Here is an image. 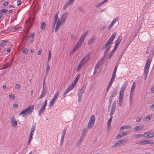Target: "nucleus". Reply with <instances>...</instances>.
<instances>
[{
    "label": "nucleus",
    "mask_w": 154,
    "mask_h": 154,
    "mask_svg": "<svg viewBox=\"0 0 154 154\" xmlns=\"http://www.w3.org/2000/svg\"><path fill=\"white\" fill-rule=\"evenodd\" d=\"M116 33L114 32L112 35V36L108 39L107 42L103 46L102 48V50H105L104 54L108 51L111 46V44L113 40L114 39L116 35Z\"/></svg>",
    "instance_id": "nucleus-1"
},
{
    "label": "nucleus",
    "mask_w": 154,
    "mask_h": 154,
    "mask_svg": "<svg viewBox=\"0 0 154 154\" xmlns=\"http://www.w3.org/2000/svg\"><path fill=\"white\" fill-rule=\"evenodd\" d=\"M67 15L68 13H65L62 15L60 19H58L55 29V32H56L57 31L61 25L63 24L64 23L67 17Z\"/></svg>",
    "instance_id": "nucleus-2"
},
{
    "label": "nucleus",
    "mask_w": 154,
    "mask_h": 154,
    "mask_svg": "<svg viewBox=\"0 0 154 154\" xmlns=\"http://www.w3.org/2000/svg\"><path fill=\"white\" fill-rule=\"evenodd\" d=\"M34 107V105H31L29 106L28 107L27 109L23 110L20 114V115L25 113H26V114H31L33 112Z\"/></svg>",
    "instance_id": "nucleus-3"
},
{
    "label": "nucleus",
    "mask_w": 154,
    "mask_h": 154,
    "mask_svg": "<svg viewBox=\"0 0 154 154\" xmlns=\"http://www.w3.org/2000/svg\"><path fill=\"white\" fill-rule=\"evenodd\" d=\"M47 100H45L43 103V105L38 110V114L41 116L42 113L45 110L47 105Z\"/></svg>",
    "instance_id": "nucleus-4"
},
{
    "label": "nucleus",
    "mask_w": 154,
    "mask_h": 154,
    "mask_svg": "<svg viewBox=\"0 0 154 154\" xmlns=\"http://www.w3.org/2000/svg\"><path fill=\"white\" fill-rule=\"evenodd\" d=\"M154 136L153 133L150 131L146 132L143 134V136L145 138L148 139Z\"/></svg>",
    "instance_id": "nucleus-5"
},
{
    "label": "nucleus",
    "mask_w": 154,
    "mask_h": 154,
    "mask_svg": "<svg viewBox=\"0 0 154 154\" xmlns=\"http://www.w3.org/2000/svg\"><path fill=\"white\" fill-rule=\"evenodd\" d=\"M91 54V53L90 52L88 54L83 57L80 62L84 64H85L89 59Z\"/></svg>",
    "instance_id": "nucleus-6"
},
{
    "label": "nucleus",
    "mask_w": 154,
    "mask_h": 154,
    "mask_svg": "<svg viewBox=\"0 0 154 154\" xmlns=\"http://www.w3.org/2000/svg\"><path fill=\"white\" fill-rule=\"evenodd\" d=\"M116 104L115 102H113L112 105L110 113V116H112L114 114L116 109Z\"/></svg>",
    "instance_id": "nucleus-7"
},
{
    "label": "nucleus",
    "mask_w": 154,
    "mask_h": 154,
    "mask_svg": "<svg viewBox=\"0 0 154 154\" xmlns=\"http://www.w3.org/2000/svg\"><path fill=\"white\" fill-rule=\"evenodd\" d=\"M12 123V126L14 127H16L17 125V122L14 117L12 116L10 119Z\"/></svg>",
    "instance_id": "nucleus-8"
},
{
    "label": "nucleus",
    "mask_w": 154,
    "mask_h": 154,
    "mask_svg": "<svg viewBox=\"0 0 154 154\" xmlns=\"http://www.w3.org/2000/svg\"><path fill=\"white\" fill-rule=\"evenodd\" d=\"M127 133L125 132H121L116 137L115 139L117 140L120 139L122 137H123L124 136L127 135Z\"/></svg>",
    "instance_id": "nucleus-9"
},
{
    "label": "nucleus",
    "mask_w": 154,
    "mask_h": 154,
    "mask_svg": "<svg viewBox=\"0 0 154 154\" xmlns=\"http://www.w3.org/2000/svg\"><path fill=\"white\" fill-rule=\"evenodd\" d=\"M66 129H64L63 131V133L62 134L61 136V137L60 139V145L62 146L63 145V142L64 140V138L65 135L66 133Z\"/></svg>",
    "instance_id": "nucleus-10"
},
{
    "label": "nucleus",
    "mask_w": 154,
    "mask_h": 154,
    "mask_svg": "<svg viewBox=\"0 0 154 154\" xmlns=\"http://www.w3.org/2000/svg\"><path fill=\"white\" fill-rule=\"evenodd\" d=\"M131 125H127L122 126L120 128V131H122L123 129H129L131 128Z\"/></svg>",
    "instance_id": "nucleus-11"
},
{
    "label": "nucleus",
    "mask_w": 154,
    "mask_h": 154,
    "mask_svg": "<svg viewBox=\"0 0 154 154\" xmlns=\"http://www.w3.org/2000/svg\"><path fill=\"white\" fill-rule=\"evenodd\" d=\"M117 92L116 90L114 89L113 91L112 92L111 96L110 97V99L111 101H111L112 100L113 98L115 97L117 94Z\"/></svg>",
    "instance_id": "nucleus-12"
},
{
    "label": "nucleus",
    "mask_w": 154,
    "mask_h": 154,
    "mask_svg": "<svg viewBox=\"0 0 154 154\" xmlns=\"http://www.w3.org/2000/svg\"><path fill=\"white\" fill-rule=\"evenodd\" d=\"M102 64L101 61H98V63L96 64L95 66L94 70V73L96 72L98 70L99 66L101 65Z\"/></svg>",
    "instance_id": "nucleus-13"
},
{
    "label": "nucleus",
    "mask_w": 154,
    "mask_h": 154,
    "mask_svg": "<svg viewBox=\"0 0 154 154\" xmlns=\"http://www.w3.org/2000/svg\"><path fill=\"white\" fill-rule=\"evenodd\" d=\"M152 60V59L151 58H148L147 59V61L145 66V68H149Z\"/></svg>",
    "instance_id": "nucleus-14"
},
{
    "label": "nucleus",
    "mask_w": 154,
    "mask_h": 154,
    "mask_svg": "<svg viewBox=\"0 0 154 154\" xmlns=\"http://www.w3.org/2000/svg\"><path fill=\"white\" fill-rule=\"evenodd\" d=\"M84 138V137L81 136L77 142V144L76 145L77 147H78L81 144Z\"/></svg>",
    "instance_id": "nucleus-15"
},
{
    "label": "nucleus",
    "mask_w": 154,
    "mask_h": 154,
    "mask_svg": "<svg viewBox=\"0 0 154 154\" xmlns=\"http://www.w3.org/2000/svg\"><path fill=\"white\" fill-rule=\"evenodd\" d=\"M95 38L94 37H91L88 41V45H90L94 43L95 41Z\"/></svg>",
    "instance_id": "nucleus-16"
},
{
    "label": "nucleus",
    "mask_w": 154,
    "mask_h": 154,
    "mask_svg": "<svg viewBox=\"0 0 154 154\" xmlns=\"http://www.w3.org/2000/svg\"><path fill=\"white\" fill-rule=\"evenodd\" d=\"M124 91H120L119 92V100H123L124 94Z\"/></svg>",
    "instance_id": "nucleus-17"
},
{
    "label": "nucleus",
    "mask_w": 154,
    "mask_h": 154,
    "mask_svg": "<svg viewBox=\"0 0 154 154\" xmlns=\"http://www.w3.org/2000/svg\"><path fill=\"white\" fill-rule=\"evenodd\" d=\"M59 13V11H58L57 13L54 16L55 22L53 23V26L54 27L55 25V23H56L57 20H58V14Z\"/></svg>",
    "instance_id": "nucleus-18"
},
{
    "label": "nucleus",
    "mask_w": 154,
    "mask_h": 154,
    "mask_svg": "<svg viewBox=\"0 0 154 154\" xmlns=\"http://www.w3.org/2000/svg\"><path fill=\"white\" fill-rule=\"evenodd\" d=\"M8 41V40H6L2 41L1 43H0V47L5 46L7 44Z\"/></svg>",
    "instance_id": "nucleus-19"
},
{
    "label": "nucleus",
    "mask_w": 154,
    "mask_h": 154,
    "mask_svg": "<svg viewBox=\"0 0 154 154\" xmlns=\"http://www.w3.org/2000/svg\"><path fill=\"white\" fill-rule=\"evenodd\" d=\"M87 131H88V129L86 128L83 129L82 130V133L81 135V136L85 137V134H86V133Z\"/></svg>",
    "instance_id": "nucleus-20"
},
{
    "label": "nucleus",
    "mask_w": 154,
    "mask_h": 154,
    "mask_svg": "<svg viewBox=\"0 0 154 154\" xmlns=\"http://www.w3.org/2000/svg\"><path fill=\"white\" fill-rule=\"evenodd\" d=\"M47 93V91H42V94L39 96V97L38 98V99H40L41 98L44 97L45 96V95Z\"/></svg>",
    "instance_id": "nucleus-21"
},
{
    "label": "nucleus",
    "mask_w": 154,
    "mask_h": 154,
    "mask_svg": "<svg viewBox=\"0 0 154 154\" xmlns=\"http://www.w3.org/2000/svg\"><path fill=\"white\" fill-rule=\"evenodd\" d=\"M112 116H110V118L108 120L107 124V128H109L111 126V123L112 119Z\"/></svg>",
    "instance_id": "nucleus-22"
},
{
    "label": "nucleus",
    "mask_w": 154,
    "mask_h": 154,
    "mask_svg": "<svg viewBox=\"0 0 154 154\" xmlns=\"http://www.w3.org/2000/svg\"><path fill=\"white\" fill-rule=\"evenodd\" d=\"M81 43H80L79 42H78L76 45L75 46V47L73 49V51H76L81 46Z\"/></svg>",
    "instance_id": "nucleus-23"
},
{
    "label": "nucleus",
    "mask_w": 154,
    "mask_h": 154,
    "mask_svg": "<svg viewBox=\"0 0 154 154\" xmlns=\"http://www.w3.org/2000/svg\"><path fill=\"white\" fill-rule=\"evenodd\" d=\"M82 93L79 92L78 93V101L79 102H80L81 101L82 97L83 95Z\"/></svg>",
    "instance_id": "nucleus-24"
},
{
    "label": "nucleus",
    "mask_w": 154,
    "mask_h": 154,
    "mask_svg": "<svg viewBox=\"0 0 154 154\" xmlns=\"http://www.w3.org/2000/svg\"><path fill=\"white\" fill-rule=\"evenodd\" d=\"M95 116L92 115L91 117L89 122L94 123L95 122Z\"/></svg>",
    "instance_id": "nucleus-25"
},
{
    "label": "nucleus",
    "mask_w": 154,
    "mask_h": 154,
    "mask_svg": "<svg viewBox=\"0 0 154 154\" xmlns=\"http://www.w3.org/2000/svg\"><path fill=\"white\" fill-rule=\"evenodd\" d=\"M84 65V64L80 62L79 63V64L77 68L76 69V71H79L82 67V66Z\"/></svg>",
    "instance_id": "nucleus-26"
},
{
    "label": "nucleus",
    "mask_w": 154,
    "mask_h": 154,
    "mask_svg": "<svg viewBox=\"0 0 154 154\" xmlns=\"http://www.w3.org/2000/svg\"><path fill=\"white\" fill-rule=\"evenodd\" d=\"M86 88V85H84L82 88L80 89L79 92L83 94L85 90V89Z\"/></svg>",
    "instance_id": "nucleus-27"
},
{
    "label": "nucleus",
    "mask_w": 154,
    "mask_h": 154,
    "mask_svg": "<svg viewBox=\"0 0 154 154\" xmlns=\"http://www.w3.org/2000/svg\"><path fill=\"white\" fill-rule=\"evenodd\" d=\"M94 124V123L89 122L87 126L88 128L89 129L91 128Z\"/></svg>",
    "instance_id": "nucleus-28"
},
{
    "label": "nucleus",
    "mask_w": 154,
    "mask_h": 154,
    "mask_svg": "<svg viewBox=\"0 0 154 154\" xmlns=\"http://www.w3.org/2000/svg\"><path fill=\"white\" fill-rule=\"evenodd\" d=\"M11 63H7L1 68V69H3L7 68L11 66Z\"/></svg>",
    "instance_id": "nucleus-29"
},
{
    "label": "nucleus",
    "mask_w": 154,
    "mask_h": 154,
    "mask_svg": "<svg viewBox=\"0 0 154 154\" xmlns=\"http://www.w3.org/2000/svg\"><path fill=\"white\" fill-rule=\"evenodd\" d=\"M148 140H145L143 141H142L140 142L139 143L140 144H143V145H145L148 144Z\"/></svg>",
    "instance_id": "nucleus-30"
},
{
    "label": "nucleus",
    "mask_w": 154,
    "mask_h": 154,
    "mask_svg": "<svg viewBox=\"0 0 154 154\" xmlns=\"http://www.w3.org/2000/svg\"><path fill=\"white\" fill-rule=\"evenodd\" d=\"M46 23L45 22H43L42 23L41 25V28L42 30H44L45 27L46 26Z\"/></svg>",
    "instance_id": "nucleus-31"
},
{
    "label": "nucleus",
    "mask_w": 154,
    "mask_h": 154,
    "mask_svg": "<svg viewBox=\"0 0 154 154\" xmlns=\"http://www.w3.org/2000/svg\"><path fill=\"white\" fill-rule=\"evenodd\" d=\"M85 38V37L82 36L79 39V41L78 42H79L80 43H81V45L82 44V43L84 42Z\"/></svg>",
    "instance_id": "nucleus-32"
},
{
    "label": "nucleus",
    "mask_w": 154,
    "mask_h": 154,
    "mask_svg": "<svg viewBox=\"0 0 154 154\" xmlns=\"http://www.w3.org/2000/svg\"><path fill=\"white\" fill-rule=\"evenodd\" d=\"M121 144H122L121 143V142L119 140L115 144L112 146V147H115L118 146L120 145Z\"/></svg>",
    "instance_id": "nucleus-33"
},
{
    "label": "nucleus",
    "mask_w": 154,
    "mask_h": 154,
    "mask_svg": "<svg viewBox=\"0 0 154 154\" xmlns=\"http://www.w3.org/2000/svg\"><path fill=\"white\" fill-rule=\"evenodd\" d=\"M121 38H122V36H120L119 37V38H118L116 41V44L118 45H119V44L121 40Z\"/></svg>",
    "instance_id": "nucleus-34"
},
{
    "label": "nucleus",
    "mask_w": 154,
    "mask_h": 154,
    "mask_svg": "<svg viewBox=\"0 0 154 154\" xmlns=\"http://www.w3.org/2000/svg\"><path fill=\"white\" fill-rule=\"evenodd\" d=\"M119 19V18L118 17L115 18L113 20L112 22L111 23H112L113 25L114 24L118 21Z\"/></svg>",
    "instance_id": "nucleus-35"
},
{
    "label": "nucleus",
    "mask_w": 154,
    "mask_h": 154,
    "mask_svg": "<svg viewBox=\"0 0 154 154\" xmlns=\"http://www.w3.org/2000/svg\"><path fill=\"white\" fill-rule=\"evenodd\" d=\"M143 128V127H142L139 125V126L135 127L134 128V129L135 131H138V130H140L141 128Z\"/></svg>",
    "instance_id": "nucleus-36"
},
{
    "label": "nucleus",
    "mask_w": 154,
    "mask_h": 154,
    "mask_svg": "<svg viewBox=\"0 0 154 154\" xmlns=\"http://www.w3.org/2000/svg\"><path fill=\"white\" fill-rule=\"evenodd\" d=\"M55 101V100H54V99H51V100L50 101L49 104V106L50 107H51L53 106Z\"/></svg>",
    "instance_id": "nucleus-37"
},
{
    "label": "nucleus",
    "mask_w": 154,
    "mask_h": 154,
    "mask_svg": "<svg viewBox=\"0 0 154 154\" xmlns=\"http://www.w3.org/2000/svg\"><path fill=\"white\" fill-rule=\"evenodd\" d=\"M152 118V116H147L145 118V121L146 122H148Z\"/></svg>",
    "instance_id": "nucleus-38"
},
{
    "label": "nucleus",
    "mask_w": 154,
    "mask_h": 154,
    "mask_svg": "<svg viewBox=\"0 0 154 154\" xmlns=\"http://www.w3.org/2000/svg\"><path fill=\"white\" fill-rule=\"evenodd\" d=\"M127 85V83H125L122 86V88L121 89V91H124V90L126 88Z\"/></svg>",
    "instance_id": "nucleus-39"
},
{
    "label": "nucleus",
    "mask_w": 154,
    "mask_h": 154,
    "mask_svg": "<svg viewBox=\"0 0 154 154\" xmlns=\"http://www.w3.org/2000/svg\"><path fill=\"white\" fill-rule=\"evenodd\" d=\"M145 70H144V73H145V77L147 76V74L148 73V71H149V68H145Z\"/></svg>",
    "instance_id": "nucleus-40"
},
{
    "label": "nucleus",
    "mask_w": 154,
    "mask_h": 154,
    "mask_svg": "<svg viewBox=\"0 0 154 154\" xmlns=\"http://www.w3.org/2000/svg\"><path fill=\"white\" fill-rule=\"evenodd\" d=\"M119 140L120 141L121 143L122 144L127 142L128 141V140H124L123 139Z\"/></svg>",
    "instance_id": "nucleus-41"
},
{
    "label": "nucleus",
    "mask_w": 154,
    "mask_h": 154,
    "mask_svg": "<svg viewBox=\"0 0 154 154\" xmlns=\"http://www.w3.org/2000/svg\"><path fill=\"white\" fill-rule=\"evenodd\" d=\"M35 125H32V128L31 130V132L30 133H33L34 132V131L35 130Z\"/></svg>",
    "instance_id": "nucleus-42"
},
{
    "label": "nucleus",
    "mask_w": 154,
    "mask_h": 154,
    "mask_svg": "<svg viewBox=\"0 0 154 154\" xmlns=\"http://www.w3.org/2000/svg\"><path fill=\"white\" fill-rule=\"evenodd\" d=\"M50 70V67L48 64V63L47 64V69H46V75H47L48 74Z\"/></svg>",
    "instance_id": "nucleus-43"
},
{
    "label": "nucleus",
    "mask_w": 154,
    "mask_h": 154,
    "mask_svg": "<svg viewBox=\"0 0 154 154\" xmlns=\"http://www.w3.org/2000/svg\"><path fill=\"white\" fill-rule=\"evenodd\" d=\"M59 94V93L58 92H56L55 94H54V97H53V98H52V99H54V100H56V98H57L58 96V95Z\"/></svg>",
    "instance_id": "nucleus-44"
},
{
    "label": "nucleus",
    "mask_w": 154,
    "mask_h": 154,
    "mask_svg": "<svg viewBox=\"0 0 154 154\" xmlns=\"http://www.w3.org/2000/svg\"><path fill=\"white\" fill-rule=\"evenodd\" d=\"M133 97L130 96L129 97V102H130V105L131 106L132 103L133 102Z\"/></svg>",
    "instance_id": "nucleus-45"
},
{
    "label": "nucleus",
    "mask_w": 154,
    "mask_h": 154,
    "mask_svg": "<svg viewBox=\"0 0 154 154\" xmlns=\"http://www.w3.org/2000/svg\"><path fill=\"white\" fill-rule=\"evenodd\" d=\"M70 5L68 2H67L63 7V9H65L69 5Z\"/></svg>",
    "instance_id": "nucleus-46"
},
{
    "label": "nucleus",
    "mask_w": 154,
    "mask_h": 154,
    "mask_svg": "<svg viewBox=\"0 0 154 154\" xmlns=\"http://www.w3.org/2000/svg\"><path fill=\"white\" fill-rule=\"evenodd\" d=\"M9 97L11 99H14L15 96L14 94H9Z\"/></svg>",
    "instance_id": "nucleus-47"
},
{
    "label": "nucleus",
    "mask_w": 154,
    "mask_h": 154,
    "mask_svg": "<svg viewBox=\"0 0 154 154\" xmlns=\"http://www.w3.org/2000/svg\"><path fill=\"white\" fill-rule=\"evenodd\" d=\"M51 58V54L50 51H48V61H49Z\"/></svg>",
    "instance_id": "nucleus-48"
},
{
    "label": "nucleus",
    "mask_w": 154,
    "mask_h": 154,
    "mask_svg": "<svg viewBox=\"0 0 154 154\" xmlns=\"http://www.w3.org/2000/svg\"><path fill=\"white\" fill-rule=\"evenodd\" d=\"M88 32V31L87 30L86 32L82 35V36L85 38L86 35H87Z\"/></svg>",
    "instance_id": "nucleus-49"
},
{
    "label": "nucleus",
    "mask_w": 154,
    "mask_h": 154,
    "mask_svg": "<svg viewBox=\"0 0 154 154\" xmlns=\"http://www.w3.org/2000/svg\"><path fill=\"white\" fill-rule=\"evenodd\" d=\"M123 101V100H119V105L121 107L122 106Z\"/></svg>",
    "instance_id": "nucleus-50"
},
{
    "label": "nucleus",
    "mask_w": 154,
    "mask_h": 154,
    "mask_svg": "<svg viewBox=\"0 0 154 154\" xmlns=\"http://www.w3.org/2000/svg\"><path fill=\"white\" fill-rule=\"evenodd\" d=\"M135 85H135V82H134L132 84V86L131 87V90L134 91V89H135Z\"/></svg>",
    "instance_id": "nucleus-51"
},
{
    "label": "nucleus",
    "mask_w": 154,
    "mask_h": 154,
    "mask_svg": "<svg viewBox=\"0 0 154 154\" xmlns=\"http://www.w3.org/2000/svg\"><path fill=\"white\" fill-rule=\"evenodd\" d=\"M8 11V10H7L4 9L0 10V12H1L2 14L3 13H5Z\"/></svg>",
    "instance_id": "nucleus-52"
},
{
    "label": "nucleus",
    "mask_w": 154,
    "mask_h": 154,
    "mask_svg": "<svg viewBox=\"0 0 154 154\" xmlns=\"http://www.w3.org/2000/svg\"><path fill=\"white\" fill-rule=\"evenodd\" d=\"M15 88L18 89H19L21 88V86L20 85L17 84L15 85Z\"/></svg>",
    "instance_id": "nucleus-53"
},
{
    "label": "nucleus",
    "mask_w": 154,
    "mask_h": 154,
    "mask_svg": "<svg viewBox=\"0 0 154 154\" xmlns=\"http://www.w3.org/2000/svg\"><path fill=\"white\" fill-rule=\"evenodd\" d=\"M32 138V137H29V140H28V145H29L30 144V143H31Z\"/></svg>",
    "instance_id": "nucleus-54"
},
{
    "label": "nucleus",
    "mask_w": 154,
    "mask_h": 154,
    "mask_svg": "<svg viewBox=\"0 0 154 154\" xmlns=\"http://www.w3.org/2000/svg\"><path fill=\"white\" fill-rule=\"evenodd\" d=\"M32 138V137H29V140H28V145H29L30 144V143H31Z\"/></svg>",
    "instance_id": "nucleus-55"
},
{
    "label": "nucleus",
    "mask_w": 154,
    "mask_h": 154,
    "mask_svg": "<svg viewBox=\"0 0 154 154\" xmlns=\"http://www.w3.org/2000/svg\"><path fill=\"white\" fill-rule=\"evenodd\" d=\"M23 52L25 54H27L28 52V50L27 48H25L23 51Z\"/></svg>",
    "instance_id": "nucleus-56"
},
{
    "label": "nucleus",
    "mask_w": 154,
    "mask_h": 154,
    "mask_svg": "<svg viewBox=\"0 0 154 154\" xmlns=\"http://www.w3.org/2000/svg\"><path fill=\"white\" fill-rule=\"evenodd\" d=\"M74 0H69L68 2L70 5H72L74 2Z\"/></svg>",
    "instance_id": "nucleus-57"
},
{
    "label": "nucleus",
    "mask_w": 154,
    "mask_h": 154,
    "mask_svg": "<svg viewBox=\"0 0 154 154\" xmlns=\"http://www.w3.org/2000/svg\"><path fill=\"white\" fill-rule=\"evenodd\" d=\"M143 136V135H142L141 134H136L135 135V138H138L139 137H141Z\"/></svg>",
    "instance_id": "nucleus-58"
},
{
    "label": "nucleus",
    "mask_w": 154,
    "mask_h": 154,
    "mask_svg": "<svg viewBox=\"0 0 154 154\" xmlns=\"http://www.w3.org/2000/svg\"><path fill=\"white\" fill-rule=\"evenodd\" d=\"M13 107L15 109L17 108L18 107V105L17 104H14L13 105Z\"/></svg>",
    "instance_id": "nucleus-59"
},
{
    "label": "nucleus",
    "mask_w": 154,
    "mask_h": 154,
    "mask_svg": "<svg viewBox=\"0 0 154 154\" xmlns=\"http://www.w3.org/2000/svg\"><path fill=\"white\" fill-rule=\"evenodd\" d=\"M153 144L154 143L152 140H148V144Z\"/></svg>",
    "instance_id": "nucleus-60"
},
{
    "label": "nucleus",
    "mask_w": 154,
    "mask_h": 154,
    "mask_svg": "<svg viewBox=\"0 0 154 154\" xmlns=\"http://www.w3.org/2000/svg\"><path fill=\"white\" fill-rule=\"evenodd\" d=\"M42 49H40L38 52V54L39 55H40L42 53Z\"/></svg>",
    "instance_id": "nucleus-61"
},
{
    "label": "nucleus",
    "mask_w": 154,
    "mask_h": 154,
    "mask_svg": "<svg viewBox=\"0 0 154 154\" xmlns=\"http://www.w3.org/2000/svg\"><path fill=\"white\" fill-rule=\"evenodd\" d=\"M134 91L131 90L130 96L133 97V92Z\"/></svg>",
    "instance_id": "nucleus-62"
},
{
    "label": "nucleus",
    "mask_w": 154,
    "mask_h": 154,
    "mask_svg": "<svg viewBox=\"0 0 154 154\" xmlns=\"http://www.w3.org/2000/svg\"><path fill=\"white\" fill-rule=\"evenodd\" d=\"M119 45L116 44L114 47V48L115 49H116L118 48Z\"/></svg>",
    "instance_id": "nucleus-63"
},
{
    "label": "nucleus",
    "mask_w": 154,
    "mask_h": 154,
    "mask_svg": "<svg viewBox=\"0 0 154 154\" xmlns=\"http://www.w3.org/2000/svg\"><path fill=\"white\" fill-rule=\"evenodd\" d=\"M151 92H154V86L151 88Z\"/></svg>",
    "instance_id": "nucleus-64"
}]
</instances>
